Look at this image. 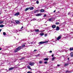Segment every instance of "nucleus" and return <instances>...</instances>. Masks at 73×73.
I'll list each match as a JSON object with an SVG mask.
<instances>
[{
	"label": "nucleus",
	"instance_id": "nucleus-1",
	"mask_svg": "<svg viewBox=\"0 0 73 73\" xmlns=\"http://www.w3.org/2000/svg\"><path fill=\"white\" fill-rule=\"evenodd\" d=\"M47 42H48V41H46L45 42H43V41H41L40 42H39L38 43V44L40 45V44H41V45H42V44H44L45 43H47Z\"/></svg>",
	"mask_w": 73,
	"mask_h": 73
},
{
	"label": "nucleus",
	"instance_id": "nucleus-2",
	"mask_svg": "<svg viewBox=\"0 0 73 73\" xmlns=\"http://www.w3.org/2000/svg\"><path fill=\"white\" fill-rule=\"evenodd\" d=\"M21 49V47H18L15 51V53H16L17 52H18Z\"/></svg>",
	"mask_w": 73,
	"mask_h": 73
},
{
	"label": "nucleus",
	"instance_id": "nucleus-3",
	"mask_svg": "<svg viewBox=\"0 0 73 73\" xmlns=\"http://www.w3.org/2000/svg\"><path fill=\"white\" fill-rule=\"evenodd\" d=\"M17 66H15L13 67L10 68H9V70H13V69H17Z\"/></svg>",
	"mask_w": 73,
	"mask_h": 73
},
{
	"label": "nucleus",
	"instance_id": "nucleus-4",
	"mask_svg": "<svg viewBox=\"0 0 73 73\" xmlns=\"http://www.w3.org/2000/svg\"><path fill=\"white\" fill-rule=\"evenodd\" d=\"M35 64V63L34 62H30L29 63V65L31 66H33V65Z\"/></svg>",
	"mask_w": 73,
	"mask_h": 73
},
{
	"label": "nucleus",
	"instance_id": "nucleus-5",
	"mask_svg": "<svg viewBox=\"0 0 73 73\" xmlns=\"http://www.w3.org/2000/svg\"><path fill=\"white\" fill-rule=\"evenodd\" d=\"M20 15V13H19V12H18L15 14L14 16H18V15Z\"/></svg>",
	"mask_w": 73,
	"mask_h": 73
},
{
	"label": "nucleus",
	"instance_id": "nucleus-6",
	"mask_svg": "<svg viewBox=\"0 0 73 73\" xmlns=\"http://www.w3.org/2000/svg\"><path fill=\"white\" fill-rule=\"evenodd\" d=\"M42 15V14L41 13H39L36 15V16H40L41 15Z\"/></svg>",
	"mask_w": 73,
	"mask_h": 73
},
{
	"label": "nucleus",
	"instance_id": "nucleus-7",
	"mask_svg": "<svg viewBox=\"0 0 73 73\" xmlns=\"http://www.w3.org/2000/svg\"><path fill=\"white\" fill-rule=\"evenodd\" d=\"M61 35H60V36H59L57 38V40H59L61 38Z\"/></svg>",
	"mask_w": 73,
	"mask_h": 73
},
{
	"label": "nucleus",
	"instance_id": "nucleus-8",
	"mask_svg": "<svg viewBox=\"0 0 73 73\" xmlns=\"http://www.w3.org/2000/svg\"><path fill=\"white\" fill-rule=\"evenodd\" d=\"M60 29V27L58 26H57L56 29V31H58Z\"/></svg>",
	"mask_w": 73,
	"mask_h": 73
},
{
	"label": "nucleus",
	"instance_id": "nucleus-9",
	"mask_svg": "<svg viewBox=\"0 0 73 73\" xmlns=\"http://www.w3.org/2000/svg\"><path fill=\"white\" fill-rule=\"evenodd\" d=\"M56 25H52V27L53 29H54V28H56Z\"/></svg>",
	"mask_w": 73,
	"mask_h": 73
},
{
	"label": "nucleus",
	"instance_id": "nucleus-10",
	"mask_svg": "<svg viewBox=\"0 0 73 73\" xmlns=\"http://www.w3.org/2000/svg\"><path fill=\"white\" fill-rule=\"evenodd\" d=\"M35 32H39V30H38V29H35Z\"/></svg>",
	"mask_w": 73,
	"mask_h": 73
},
{
	"label": "nucleus",
	"instance_id": "nucleus-11",
	"mask_svg": "<svg viewBox=\"0 0 73 73\" xmlns=\"http://www.w3.org/2000/svg\"><path fill=\"white\" fill-rule=\"evenodd\" d=\"M30 9V8H27L25 9V11H28V10L29 9Z\"/></svg>",
	"mask_w": 73,
	"mask_h": 73
},
{
	"label": "nucleus",
	"instance_id": "nucleus-12",
	"mask_svg": "<svg viewBox=\"0 0 73 73\" xmlns=\"http://www.w3.org/2000/svg\"><path fill=\"white\" fill-rule=\"evenodd\" d=\"M73 52H71L70 53V56H71V57H73Z\"/></svg>",
	"mask_w": 73,
	"mask_h": 73
},
{
	"label": "nucleus",
	"instance_id": "nucleus-13",
	"mask_svg": "<svg viewBox=\"0 0 73 73\" xmlns=\"http://www.w3.org/2000/svg\"><path fill=\"white\" fill-rule=\"evenodd\" d=\"M15 22L16 23V24H19V23H20V22L18 21H15Z\"/></svg>",
	"mask_w": 73,
	"mask_h": 73
},
{
	"label": "nucleus",
	"instance_id": "nucleus-14",
	"mask_svg": "<svg viewBox=\"0 0 73 73\" xmlns=\"http://www.w3.org/2000/svg\"><path fill=\"white\" fill-rule=\"evenodd\" d=\"M69 65V64L68 63H66L64 65V66H68V65Z\"/></svg>",
	"mask_w": 73,
	"mask_h": 73
},
{
	"label": "nucleus",
	"instance_id": "nucleus-15",
	"mask_svg": "<svg viewBox=\"0 0 73 73\" xmlns=\"http://www.w3.org/2000/svg\"><path fill=\"white\" fill-rule=\"evenodd\" d=\"M4 22V21H1V20L0 21V24H3Z\"/></svg>",
	"mask_w": 73,
	"mask_h": 73
},
{
	"label": "nucleus",
	"instance_id": "nucleus-16",
	"mask_svg": "<svg viewBox=\"0 0 73 73\" xmlns=\"http://www.w3.org/2000/svg\"><path fill=\"white\" fill-rule=\"evenodd\" d=\"M44 35V33H41L40 34V36H43V35Z\"/></svg>",
	"mask_w": 73,
	"mask_h": 73
},
{
	"label": "nucleus",
	"instance_id": "nucleus-17",
	"mask_svg": "<svg viewBox=\"0 0 73 73\" xmlns=\"http://www.w3.org/2000/svg\"><path fill=\"white\" fill-rule=\"evenodd\" d=\"M44 10L43 9H41L40 10V11L41 12H44Z\"/></svg>",
	"mask_w": 73,
	"mask_h": 73
},
{
	"label": "nucleus",
	"instance_id": "nucleus-18",
	"mask_svg": "<svg viewBox=\"0 0 73 73\" xmlns=\"http://www.w3.org/2000/svg\"><path fill=\"white\" fill-rule=\"evenodd\" d=\"M25 45L24 44H22V45L21 46H20V47H21V48L22 47H25Z\"/></svg>",
	"mask_w": 73,
	"mask_h": 73
},
{
	"label": "nucleus",
	"instance_id": "nucleus-19",
	"mask_svg": "<svg viewBox=\"0 0 73 73\" xmlns=\"http://www.w3.org/2000/svg\"><path fill=\"white\" fill-rule=\"evenodd\" d=\"M70 51H72V50H73V47L70 48Z\"/></svg>",
	"mask_w": 73,
	"mask_h": 73
},
{
	"label": "nucleus",
	"instance_id": "nucleus-20",
	"mask_svg": "<svg viewBox=\"0 0 73 73\" xmlns=\"http://www.w3.org/2000/svg\"><path fill=\"white\" fill-rule=\"evenodd\" d=\"M38 11V10H36L34 12V13H36V12H37Z\"/></svg>",
	"mask_w": 73,
	"mask_h": 73
},
{
	"label": "nucleus",
	"instance_id": "nucleus-21",
	"mask_svg": "<svg viewBox=\"0 0 73 73\" xmlns=\"http://www.w3.org/2000/svg\"><path fill=\"white\" fill-rule=\"evenodd\" d=\"M34 8H33V7H31V8H30V10H33V9H34Z\"/></svg>",
	"mask_w": 73,
	"mask_h": 73
},
{
	"label": "nucleus",
	"instance_id": "nucleus-22",
	"mask_svg": "<svg viewBox=\"0 0 73 73\" xmlns=\"http://www.w3.org/2000/svg\"><path fill=\"white\" fill-rule=\"evenodd\" d=\"M0 27H1V28H3V27H4V25H0Z\"/></svg>",
	"mask_w": 73,
	"mask_h": 73
},
{
	"label": "nucleus",
	"instance_id": "nucleus-23",
	"mask_svg": "<svg viewBox=\"0 0 73 73\" xmlns=\"http://www.w3.org/2000/svg\"><path fill=\"white\" fill-rule=\"evenodd\" d=\"M44 61H48V58H45L44 59Z\"/></svg>",
	"mask_w": 73,
	"mask_h": 73
},
{
	"label": "nucleus",
	"instance_id": "nucleus-24",
	"mask_svg": "<svg viewBox=\"0 0 73 73\" xmlns=\"http://www.w3.org/2000/svg\"><path fill=\"white\" fill-rule=\"evenodd\" d=\"M27 68L28 69H31V67H30L29 66H27Z\"/></svg>",
	"mask_w": 73,
	"mask_h": 73
},
{
	"label": "nucleus",
	"instance_id": "nucleus-25",
	"mask_svg": "<svg viewBox=\"0 0 73 73\" xmlns=\"http://www.w3.org/2000/svg\"><path fill=\"white\" fill-rule=\"evenodd\" d=\"M24 58H24V57H23L21 59H20V60H24Z\"/></svg>",
	"mask_w": 73,
	"mask_h": 73
},
{
	"label": "nucleus",
	"instance_id": "nucleus-26",
	"mask_svg": "<svg viewBox=\"0 0 73 73\" xmlns=\"http://www.w3.org/2000/svg\"><path fill=\"white\" fill-rule=\"evenodd\" d=\"M3 35H4V36H5V35H6V33H5V32H4L3 33Z\"/></svg>",
	"mask_w": 73,
	"mask_h": 73
},
{
	"label": "nucleus",
	"instance_id": "nucleus-27",
	"mask_svg": "<svg viewBox=\"0 0 73 73\" xmlns=\"http://www.w3.org/2000/svg\"><path fill=\"white\" fill-rule=\"evenodd\" d=\"M54 59H55V57H53L52 58V61H53V60H54Z\"/></svg>",
	"mask_w": 73,
	"mask_h": 73
},
{
	"label": "nucleus",
	"instance_id": "nucleus-28",
	"mask_svg": "<svg viewBox=\"0 0 73 73\" xmlns=\"http://www.w3.org/2000/svg\"><path fill=\"white\" fill-rule=\"evenodd\" d=\"M36 4H38V3H39V2H38V0L36 1Z\"/></svg>",
	"mask_w": 73,
	"mask_h": 73
},
{
	"label": "nucleus",
	"instance_id": "nucleus-29",
	"mask_svg": "<svg viewBox=\"0 0 73 73\" xmlns=\"http://www.w3.org/2000/svg\"><path fill=\"white\" fill-rule=\"evenodd\" d=\"M56 24V25H58V24H59V23H58V22H56L55 23Z\"/></svg>",
	"mask_w": 73,
	"mask_h": 73
},
{
	"label": "nucleus",
	"instance_id": "nucleus-30",
	"mask_svg": "<svg viewBox=\"0 0 73 73\" xmlns=\"http://www.w3.org/2000/svg\"><path fill=\"white\" fill-rule=\"evenodd\" d=\"M66 73H68V72H70V71L67 70L66 71Z\"/></svg>",
	"mask_w": 73,
	"mask_h": 73
},
{
	"label": "nucleus",
	"instance_id": "nucleus-31",
	"mask_svg": "<svg viewBox=\"0 0 73 73\" xmlns=\"http://www.w3.org/2000/svg\"><path fill=\"white\" fill-rule=\"evenodd\" d=\"M33 21H35V20H36V19L34 18L33 19Z\"/></svg>",
	"mask_w": 73,
	"mask_h": 73
},
{
	"label": "nucleus",
	"instance_id": "nucleus-32",
	"mask_svg": "<svg viewBox=\"0 0 73 73\" xmlns=\"http://www.w3.org/2000/svg\"><path fill=\"white\" fill-rule=\"evenodd\" d=\"M39 63H40V64H42V61H39Z\"/></svg>",
	"mask_w": 73,
	"mask_h": 73
},
{
	"label": "nucleus",
	"instance_id": "nucleus-33",
	"mask_svg": "<svg viewBox=\"0 0 73 73\" xmlns=\"http://www.w3.org/2000/svg\"><path fill=\"white\" fill-rule=\"evenodd\" d=\"M51 20H52V18H50V19H48V20H49V21H51Z\"/></svg>",
	"mask_w": 73,
	"mask_h": 73
},
{
	"label": "nucleus",
	"instance_id": "nucleus-34",
	"mask_svg": "<svg viewBox=\"0 0 73 73\" xmlns=\"http://www.w3.org/2000/svg\"><path fill=\"white\" fill-rule=\"evenodd\" d=\"M44 64H47V63H48V62L46 61H45V62H44Z\"/></svg>",
	"mask_w": 73,
	"mask_h": 73
},
{
	"label": "nucleus",
	"instance_id": "nucleus-35",
	"mask_svg": "<svg viewBox=\"0 0 73 73\" xmlns=\"http://www.w3.org/2000/svg\"><path fill=\"white\" fill-rule=\"evenodd\" d=\"M46 15H45V14H44L43 17H46Z\"/></svg>",
	"mask_w": 73,
	"mask_h": 73
},
{
	"label": "nucleus",
	"instance_id": "nucleus-36",
	"mask_svg": "<svg viewBox=\"0 0 73 73\" xmlns=\"http://www.w3.org/2000/svg\"><path fill=\"white\" fill-rule=\"evenodd\" d=\"M44 36H45V37H46V36H47V34H45Z\"/></svg>",
	"mask_w": 73,
	"mask_h": 73
},
{
	"label": "nucleus",
	"instance_id": "nucleus-37",
	"mask_svg": "<svg viewBox=\"0 0 73 73\" xmlns=\"http://www.w3.org/2000/svg\"><path fill=\"white\" fill-rule=\"evenodd\" d=\"M36 51H37V50H34V52H36Z\"/></svg>",
	"mask_w": 73,
	"mask_h": 73
},
{
	"label": "nucleus",
	"instance_id": "nucleus-38",
	"mask_svg": "<svg viewBox=\"0 0 73 73\" xmlns=\"http://www.w3.org/2000/svg\"><path fill=\"white\" fill-rule=\"evenodd\" d=\"M50 53H52V51L51 50L50 51Z\"/></svg>",
	"mask_w": 73,
	"mask_h": 73
},
{
	"label": "nucleus",
	"instance_id": "nucleus-39",
	"mask_svg": "<svg viewBox=\"0 0 73 73\" xmlns=\"http://www.w3.org/2000/svg\"><path fill=\"white\" fill-rule=\"evenodd\" d=\"M68 15H70V13H68Z\"/></svg>",
	"mask_w": 73,
	"mask_h": 73
},
{
	"label": "nucleus",
	"instance_id": "nucleus-40",
	"mask_svg": "<svg viewBox=\"0 0 73 73\" xmlns=\"http://www.w3.org/2000/svg\"><path fill=\"white\" fill-rule=\"evenodd\" d=\"M23 26H22L21 28V29H22L23 28Z\"/></svg>",
	"mask_w": 73,
	"mask_h": 73
},
{
	"label": "nucleus",
	"instance_id": "nucleus-41",
	"mask_svg": "<svg viewBox=\"0 0 73 73\" xmlns=\"http://www.w3.org/2000/svg\"><path fill=\"white\" fill-rule=\"evenodd\" d=\"M44 31H45L44 30V31H41L40 32H44Z\"/></svg>",
	"mask_w": 73,
	"mask_h": 73
},
{
	"label": "nucleus",
	"instance_id": "nucleus-42",
	"mask_svg": "<svg viewBox=\"0 0 73 73\" xmlns=\"http://www.w3.org/2000/svg\"><path fill=\"white\" fill-rule=\"evenodd\" d=\"M40 56V54H38L36 56Z\"/></svg>",
	"mask_w": 73,
	"mask_h": 73
},
{
	"label": "nucleus",
	"instance_id": "nucleus-43",
	"mask_svg": "<svg viewBox=\"0 0 73 73\" xmlns=\"http://www.w3.org/2000/svg\"><path fill=\"white\" fill-rule=\"evenodd\" d=\"M52 57H53V56H54V54H52Z\"/></svg>",
	"mask_w": 73,
	"mask_h": 73
},
{
	"label": "nucleus",
	"instance_id": "nucleus-44",
	"mask_svg": "<svg viewBox=\"0 0 73 73\" xmlns=\"http://www.w3.org/2000/svg\"><path fill=\"white\" fill-rule=\"evenodd\" d=\"M57 66H60V65H59V64H57Z\"/></svg>",
	"mask_w": 73,
	"mask_h": 73
},
{
	"label": "nucleus",
	"instance_id": "nucleus-45",
	"mask_svg": "<svg viewBox=\"0 0 73 73\" xmlns=\"http://www.w3.org/2000/svg\"><path fill=\"white\" fill-rule=\"evenodd\" d=\"M68 61H69V58H68Z\"/></svg>",
	"mask_w": 73,
	"mask_h": 73
},
{
	"label": "nucleus",
	"instance_id": "nucleus-46",
	"mask_svg": "<svg viewBox=\"0 0 73 73\" xmlns=\"http://www.w3.org/2000/svg\"><path fill=\"white\" fill-rule=\"evenodd\" d=\"M33 42H31L30 43V44H33Z\"/></svg>",
	"mask_w": 73,
	"mask_h": 73
},
{
	"label": "nucleus",
	"instance_id": "nucleus-47",
	"mask_svg": "<svg viewBox=\"0 0 73 73\" xmlns=\"http://www.w3.org/2000/svg\"><path fill=\"white\" fill-rule=\"evenodd\" d=\"M53 12H54V13L56 12V10H54V11Z\"/></svg>",
	"mask_w": 73,
	"mask_h": 73
},
{
	"label": "nucleus",
	"instance_id": "nucleus-48",
	"mask_svg": "<svg viewBox=\"0 0 73 73\" xmlns=\"http://www.w3.org/2000/svg\"><path fill=\"white\" fill-rule=\"evenodd\" d=\"M2 49L1 48H0V50H1Z\"/></svg>",
	"mask_w": 73,
	"mask_h": 73
},
{
	"label": "nucleus",
	"instance_id": "nucleus-49",
	"mask_svg": "<svg viewBox=\"0 0 73 73\" xmlns=\"http://www.w3.org/2000/svg\"><path fill=\"white\" fill-rule=\"evenodd\" d=\"M1 31V29H0V32Z\"/></svg>",
	"mask_w": 73,
	"mask_h": 73
},
{
	"label": "nucleus",
	"instance_id": "nucleus-50",
	"mask_svg": "<svg viewBox=\"0 0 73 73\" xmlns=\"http://www.w3.org/2000/svg\"><path fill=\"white\" fill-rule=\"evenodd\" d=\"M1 15V13H0V15Z\"/></svg>",
	"mask_w": 73,
	"mask_h": 73
},
{
	"label": "nucleus",
	"instance_id": "nucleus-51",
	"mask_svg": "<svg viewBox=\"0 0 73 73\" xmlns=\"http://www.w3.org/2000/svg\"><path fill=\"white\" fill-rule=\"evenodd\" d=\"M31 32H32V31H31Z\"/></svg>",
	"mask_w": 73,
	"mask_h": 73
}]
</instances>
